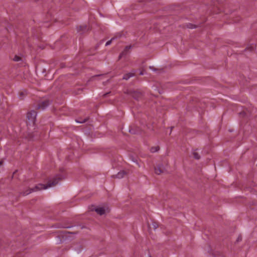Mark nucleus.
Here are the masks:
<instances>
[{"instance_id":"nucleus-5","label":"nucleus","mask_w":257,"mask_h":257,"mask_svg":"<svg viewBox=\"0 0 257 257\" xmlns=\"http://www.w3.org/2000/svg\"><path fill=\"white\" fill-rule=\"evenodd\" d=\"M155 172L156 174L160 175L165 172V169L162 165H159L155 169Z\"/></svg>"},{"instance_id":"nucleus-16","label":"nucleus","mask_w":257,"mask_h":257,"mask_svg":"<svg viewBox=\"0 0 257 257\" xmlns=\"http://www.w3.org/2000/svg\"><path fill=\"white\" fill-rule=\"evenodd\" d=\"M132 161H133L134 162L136 163L139 167H140V165L139 164L138 161L137 160H135L134 159H132Z\"/></svg>"},{"instance_id":"nucleus-13","label":"nucleus","mask_w":257,"mask_h":257,"mask_svg":"<svg viewBox=\"0 0 257 257\" xmlns=\"http://www.w3.org/2000/svg\"><path fill=\"white\" fill-rule=\"evenodd\" d=\"M187 27L190 28V29H194V28H195L196 27L193 26V25L191 24H190L189 25H188L187 26Z\"/></svg>"},{"instance_id":"nucleus-1","label":"nucleus","mask_w":257,"mask_h":257,"mask_svg":"<svg viewBox=\"0 0 257 257\" xmlns=\"http://www.w3.org/2000/svg\"><path fill=\"white\" fill-rule=\"evenodd\" d=\"M60 177H56L53 180L50 181L47 185L40 184L35 186L34 188L31 189L30 190L26 191L23 193L24 195H27L31 193L32 192L41 190L42 189H47L49 188L53 187L57 185L59 182Z\"/></svg>"},{"instance_id":"nucleus-9","label":"nucleus","mask_w":257,"mask_h":257,"mask_svg":"<svg viewBox=\"0 0 257 257\" xmlns=\"http://www.w3.org/2000/svg\"><path fill=\"white\" fill-rule=\"evenodd\" d=\"M159 146H155L154 147L151 148L150 151L152 153H155L159 151Z\"/></svg>"},{"instance_id":"nucleus-18","label":"nucleus","mask_w":257,"mask_h":257,"mask_svg":"<svg viewBox=\"0 0 257 257\" xmlns=\"http://www.w3.org/2000/svg\"><path fill=\"white\" fill-rule=\"evenodd\" d=\"M2 164H3V161H0V165H2Z\"/></svg>"},{"instance_id":"nucleus-15","label":"nucleus","mask_w":257,"mask_h":257,"mask_svg":"<svg viewBox=\"0 0 257 257\" xmlns=\"http://www.w3.org/2000/svg\"><path fill=\"white\" fill-rule=\"evenodd\" d=\"M14 60L15 61H18L20 60V58L18 56H15L14 58Z\"/></svg>"},{"instance_id":"nucleus-20","label":"nucleus","mask_w":257,"mask_h":257,"mask_svg":"<svg viewBox=\"0 0 257 257\" xmlns=\"http://www.w3.org/2000/svg\"><path fill=\"white\" fill-rule=\"evenodd\" d=\"M123 54V53L122 54H121L120 55H119V58H120L121 57V55Z\"/></svg>"},{"instance_id":"nucleus-14","label":"nucleus","mask_w":257,"mask_h":257,"mask_svg":"<svg viewBox=\"0 0 257 257\" xmlns=\"http://www.w3.org/2000/svg\"><path fill=\"white\" fill-rule=\"evenodd\" d=\"M85 121H86V119H84V120H76V121L77 123H83V122H85Z\"/></svg>"},{"instance_id":"nucleus-17","label":"nucleus","mask_w":257,"mask_h":257,"mask_svg":"<svg viewBox=\"0 0 257 257\" xmlns=\"http://www.w3.org/2000/svg\"><path fill=\"white\" fill-rule=\"evenodd\" d=\"M131 48V46H129V47H126L125 49H130Z\"/></svg>"},{"instance_id":"nucleus-19","label":"nucleus","mask_w":257,"mask_h":257,"mask_svg":"<svg viewBox=\"0 0 257 257\" xmlns=\"http://www.w3.org/2000/svg\"><path fill=\"white\" fill-rule=\"evenodd\" d=\"M140 74H141V75H144V73H143L142 72H141L140 73Z\"/></svg>"},{"instance_id":"nucleus-6","label":"nucleus","mask_w":257,"mask_h":257,"mask_svg":"<svg viewBox=\"0 0 257 257\" xmlns=\"http://www.w3.org/2000/svg\"><path fill=\"white\" fill-rule=\"evenodd\" d=\"M95 211L97 214L100 215L105 214L106 212V210L103 207H97L95 208Z\"/></svg>"},{"instance_id":"nucleus-12","label":"nucleus","mask_w":257,"mask_h":257,"mask_svg":"<svg viewBox=\"0 0 257 257\" xmlns=\"http://www.w3.org/2000/svg\"><path fill=\"white\" fill-rule=\"evenodd\" d=\"M113 38H112L111 40H110L108 41L106 43V44H105V46H107L109 45L111 43V42H112V40H113Z\"/></svg>"},{"instance_id":"nucleus-2","label":"nucleus","mask_w":257,"mask_h":257,"mask_svg":"<svg viewBox=\"0 0 257 257\" xmlns=\"http://www.w3.org/2000/svg\"><path fill=\"white\" fill-rule=\"evenodd\" d=\"M37 116V112L34 110L29 111L27 114V118L29 123L34 124Z\"/></svg>"},{"instance_id":"nucleus-7","label":"nucleus","mask_w":257,"mask_h":257,"mask_svg":"<svg viewBox=\"0 0 257 257\" xmlns=\"http://www.w3.org/2000/svg\"><path fill=\"white\" fill-rule=\"evenodd\" d=\"M125 174V172L124 171H121L119 172L116 175L115 177L118 179H121L123 177L124 175Z\"/></svg>"},{"instance_id":"nucleus-11","label":"nucleus","mask_w":257,"mask_h":257,"mask_svg":"<svg viewBox=\"0 0 257 257\" xmlns=\"http://www.w3.org/2000/svg\"><path fill=\"white\" fill-rule=\"evenodd\" d=\"M254 47H255V46L254 45H252L250 47H248L247 48V49L250 51H252L254 49Z\"/></svg>"},{"instance_id":"nucleus-10","label":"nucleus","mask_w":257,"mask_h":257,"mask_svg":"<svg viewBox=\"0 0 257 257\" xmlns=\"http://www.w3.org/2000/svg\"><path fill=\"white\" fill-rule=\"evenodd\" d=\"M193 157L196 159H200V156L198 154V153H197L196 152H194L193 153Z\"/></svg>"},{"instance_id":"nucleus-3","label":"nucleus","mask_w":257,"mask_h":257,"mask_svg":"<svg viewBox=\"0 0 257 257\" xmlns=\"http://www.w3.org/2000/svg\"><path fill=\"white\" fill-rule=\"evenodd\" d=\"M50 104V102L48 100H45L41 101L37 107L38 109L44 110Z\"/></svg>"},{"instance_id":"nucleus-8","label":"nucleus","mask_w":257,"mask_h":257,"mask_svg":"<svg viewBox=\"0 0 257 257\" xmlns=\"http://www.w3.org/2000/svg\"><path fill=\"white\" fill-rule=\"evenodd\" d=\"M134 76V73H128L127 74H125L123 77V79L125 80H128L130 78Z\"/></svg>"},{"instance_id":"nucleus-21","label":"nucleus","mask_w":257,"mask_h":257,"mask_svg":"<svg viewBox=\"0 0 257 257\" xmlns=\"http://www.w3.org/2000/svg\"><path fill=\"white\" fill-rule=\"evenodd\" d=\"M154 227H155V228H157V226H156V225H154Z\"/></svg>"},{"instance_id":"nucleus-4","label":"nucleus","mask_w":257,"mask_h":257,"mask_svg":"<svg viewBox=\"0 0 257 257\" xmlns=\"http://www.w3.org/2000/svg\"><path fill=\"white\" fill-rule=\"evenodd\" d=\"M88 28L87 26L85 25H80L77 27V31L80 34H83L86 31H87Z\"/></svg>"}]
</instances>
